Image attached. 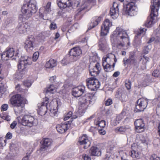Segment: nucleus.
<instances>
[{"label": "nucleus", "instance_id": "18", "mask_svg": "<svg viewBox=\"0 0 160 160\" xmlns=\"http://www.w3.org/2000/svg\"><path fill=\"white\" fill-rule=\"evenodd\" d=\"M158 12L157 11L153 12L151 14V11L150 13V17L148 18L145 23V26L148 27H151L152 25L156 21L157 17L158 15Z\"/></svg>", "mask_w": 160, "mask_h": 160}, {"label": "nucleus", "instance_id": "22", "mask_svg": "<svg viewBox=\"0 0 160 160\" xmlns=\"http://www.w3.org/2000/svg\"><path fill=\"white\" fill-rule=\"evenodd\" d=\"M146 30V29L143 28H140L137 31V35L135 36L134 38V45L136 47H138V46L140 45L141 43L140 38H139L138 37H139L140 35H144V31Z\"/></svg>", "mask_w": 160, "mask_h": 160}, {"label": "nucleus", "instance_id": "10", "mask_svg": "<svg viewBox=\"0 0 160 160\" xmlns=\"http://www.w3.org/2000/svg\"><path fill=\"white\" fill-rule=\"evenodd\" d=\"M86 46L80 48V47L77 46L74 47L71 49L69 51V54L71 56H73L75 58L73 59L74 60L77 59V57L80 55L82 52L85 53L87 52Z\"/></svg>", "mask_w": 160, "mask_h": 160}, {"label": "nucleus", "instance_id": "31", "mask_svg": "<svg viewBox=\"0 0 160 160\" xmlns=\"http://www.w3.org/2000/svg\"><path fill=\"white\" fill-rule=\"evenodd\" d=\"M115 96L116 98L119 99L122 102H125L127 98V96L124 92H121L119 91L116 92Z\"/></svg>", "mask_w": 160, "mask_h": 160}, {"label": "nucleus", "instance_id": "9", "mask_svg": "<svg viewBox=\"0 0 160 160\" xmlns=\"http://www.w3.org/2000/svg\"><path fill=\"white\" fill-rule=\"evenodd\" d=\"M18 57V53L16 52L14 48H7L1 55L2 59L5 60H8L12 58V59H16V58Z\"/></svg>", "mask_w": 160, "mask_h": 160}, {"label": "nucleus", "instance_id": "6", "mask_svg": "<svg viewBox=\"0 0 160 160\" xmlns=\"http://www.w3.org/2000/svg\"><path fill=\"white\" fill-rule=\"evenodd\" d=\"M114 58L115 55L112 53L108 54L103 58L102 65L105 71L109 72L114 70L115 63L113 62V60Z\"/></svg>", "mask_w": 160, "mask_h": 160}, {"label": "nucleus", "instance_id": "23", "mask_svg": "<svg viewBox=\"0 0 160 160\" xmlns=\"http://www.w3.org/2000/svg\"><path fill=\"white\" fill-rule=\"evenodd\" d=\"M58 6L61 9L65 8L71 6V2L70 0H57Z\"/></svg>", "mask_w": 160, "mask_h": 160}, {"label": "nucleus", "instance_id": "37", "mask_svg": "<svg viewBox=\"0 0 160 160\" xmlns=\"http://www.w3.org/2000/svg\"><path fill=\"white\" fill-rule=\"evenodd\" d=\"M56 88L52 84L47 88L46 92L47 93L52 94L56 92Z\"/></svg>", "mask_w": 160, "mask_h": 160}, {"label": "nucleus", "instance_id": "14", "mask_svg": "<svg viewBox=\"0 0 160 160\" xmlns=\"http://www.w3.org/2000/svg\"><path fill=\"white\" fill-rule=\"evenodd\" d=\"M89 68L90 73L92 76L98 75L101 69L99 63L97 62L91 63L89 65Z\"/></svg>", "mask_w": 160, "mask_h": 160}, {"label": "nucleus", "instance_id": "21", "mask_svg": "<svg viewBox=\"0 0 160 160\" xmlns=\"http://www.w3.org/2000/svg\"><path fill=\"white\" fill-rule=\"evenodd\" d=\"M78 142L81 145H84V149L88 148L91 144V142L88 140V136L86 135H83L79 138Z\"/></svg>", "mask_w": 160, "mask_h": 160}, {"label": "nucleus", "instance_id": "25", "mask_svg": "<svg viewBox=\"0 0 160 160\" xmlns=\"http://www.w3.org/2000/svg\"><path fill=\"white\" fill-rule=\"evenodd\" d=\"M49 100V98L46 97L43 98V102H42L41 106L39 109L40 111L41 112V114L44 115L46 113Z\"/></svg>", "mask_w": 160, "mask_h": 160}, {"label": "nucleus", "instance_id": "29", "mask_svg": "<svg viewBox=\"0 0 160 160\" xmlns=\"http://www.w3.org/2000/svg\"><path fill=\"white\" fill-rule=\"evenodd\" d=\"M68 125L67 122L57 125L56 126L57 131L61 133L65 132L68 129Z\"/></svg>", "mask_w": 160, "mask_h": 160}, {"label": "nucleus", "instance_id": "36", "mask_svg": "<svg viewBox=\"0 0 160 160\" xmlns=\"http://www.w3.org/2000/svg\"><path fill=\"white\" fill-rule=\"evenodd\" d=\"M94 124L98 127V128H103L105 127L106 123L104 120H102L100 121L98 120H95L94 121Z\"/></svg>", "mask_w": 160, "mask_h": 160}, {"label": "nucleus", "instance_id": "4", "mask_svg": "<svg viewBox=\"0 0 160 160\" xmlns=\"http://www.w3.org/2000/svg\"><path fill=\"white\" fill-rule=\"evenodd\" d=\"M23 99L20 95L17 94L12 96L10 100L16 114L21 113L24 109L25 104Z\"/></svg>", "mask_w": 160, "mask_h": 160}, {"label": "nucleus", "instance_id": "45", "mask_svg": "<svg viewBox=\"0 0 160 160\" xmlns=\"http://www.w3.org/2000/svg\"><path fill=\"white\" fill-rule=\"evenodd\" d=\"M71 156V155L66 154L62 157V160H70Z\"/></svg>", "mask_w": 160, "mask_h": 160}, {"label": "nucleus", "instance_id": "47", "mask_svg": "<svg viewBox=\"0 0 160 160\" xmlns=\"http://www.w3.org/2000/svg\"><path fill=\"white\" fill-rule=\"evenodd\" d=\"M150 47V46H148L144 47L143 50V52L144 54H147L148 53V52L150 50L149 47Z\"/></svg>", "mask_w": 160, "mask_h": 160}, {"label": "nucleus", "instance_id": "32", "mask_svg": "<svg viewBox=\"0 0 160 160\" xmlns=\"http://www.w3.org/2000/svg\"><path fill=\"white\" fill-rule=\"evenodd\" d=\"M56 61L53 59L51 58L47 61L45 65L46 68H52L56 66Z\"/></svg>", "mask_w": 160, "mask_h": 160}, {"label": "nucleus", "instance_id": "33", "mask_svg": "<svg viewBox=\"0 0 160 160\" xmlns=\"http://www.w3.org/2000/svg\"><path fill=\"white\" fill-rule=\"evenodd\" d=\"M99 49L102 51H104L107 47L106 41L104 38H102L98 43Z\"/></svg>", "mask_w": 160, "mask_h": 160}, {"label": "nucleus", "instance_id": "12", "mask_svg": "<svg viewBox=\"0 0 160 160\" xmlns=\"http://www.w3.org/2000/svg\"><path fill=\"white\" fill-rule=\"evenodd\" d=\"M86 82L88 88L92 91H95L100 87L99 82L94 78H88L87 79Z\"/></svg>", "mask_w": 160, "mask_h": 160}, {"label": "nucleus", "instance_id": "5", "mask_svg": "<svg viewBox=\"0 0 160 160\" xmlns=\"http://www.w3.org/2000/svg\"><path fill=\"white\" fill-rule=\"evenodd\" d=\"M31 63V59L27 56L22 57L19 62L18 65V71L15 74L16 78L17 79H21L23 76L25 69L28 65Z\"/></svg>", "mask_w": 160, "mask_h": 160}, {"label": "nucleus", "instance_id": "20", "mask_svg": "<svg viewBox=\"0 0 160 160\" xmlns=\"http://www.w3.org/2000/svg\"><path fill=\"white\" fill-rule=\"evenodd\" d=\"M134 124L138 132L141 133L144 131L145 124L142 119H138L136 120L134 122Z\"/></svg>", "mask_w": 160, "mask_h": 160}, {"label": "nucleus", "instance_id": "15", "mask_svg": "<svg viewBox=\"0 0 160 160\" xmlns=\"http://www.w3.org/2000/svg\"><path fill=\"white\" fill-rule=\"evenodd\" d=\"M112 26V22L108 19H106L104 21L101 26V35L105 36L108 33L110 28Z\"/></svg>", "mask_w": 160, "mask_h": 160}, {"label": "nucleus", "instance_id": "49", "mask_svg": "<svg viewBox=\"0 0 160 160\" xmlns=\"http://www.w3.org/2000/svg\"><path fill=\"white\" fill-rule=\"evenodd\" d=\"M31 82L30 81L27 80L24 82V85L28 87H30L31 85Z\"/></svg>", "mask_w": 160, "mask_h": 160}, {"label": "nucleus", "instance_id": "53", "mask_svg": "<svg viewBox=\"0 0 160 160\" xmlns=\"http://www.w3.org/2000/svg\"><path fill=\"white\" fill-rule=\"evenodd\" d=\"M12 138V134L9 132H8L6 136V138L7 139H11Z\"/></svg>", "mask_w": 160, "mask_h": 160}, {"label": "nucleus", "instance_id": "24", "mask_svg": "<svg viewBox=\"0 0 160 160\" xmlns=\"http://www.w3.org/2000/svg\"><path fill=\"white\" fill-rule=\"evenodd\" d=\"M85 2L81 5V8H79L77 11V13L75 16H79L81 13V12L83 10H86L88 8H90L89 6L90 3L91 2L92 0H84Z\"/></svg>", "mask_w": 160, "mask_h": 160}, {"label": "nucleus", "instance_id": "7", "mask_svg": "<svg viewBox=\"0 0 160 160\" xmlns=\"http://www.w3.org/2000/svg\"><path fill=\"white\" fill-rule=\"evenodd\" d=\"M18 122L24 126L32 127L37 123V120L34 118L29 115H25L22 117L17 118Z\"/></svg>", "mask_w": 160, "mask_h": 160}, {"label": "nucleus", "instance_id": "55", "mask_svg": "<svg viewBox=\"0 0 160 160\" xmlns=\"http://www.w3.org/2000/svg\"><path fill=\"white\" fill-rule=\"evenodd\" d=\"M99 133L101 135H104L106 133L105 131L102 128H98Z\"/></svg>", "mask_w": 160, "mask_h": 160}, {"label": "nucleus", "instance_id": "54", "mask_svg": "<svg viewBox=\"0 0 160 160\" xmlns=\"http://www.w3.org/2000/svg\"><path fill=\"white\" fill-rule=\"evenodd\" d=\"M56 77L55 76L51 77L49 79V81L52 83L56 81Z\"/></svg>", "mask_w": 160, "mask_h": 160}, {"label": "nucleus", "instance_id": "51", "mask_svg": "<svg viewBox=\"0 0 160 160\" xmlns=\"http://www.w3.org/2000/svg\"><path fill=\"white\" fill-rule=\"evenodd\" d=\"M8 108V105L7 104H5L2 105L1 106L2 111H6Z\"/></svg>", "mask_w": 160, "mask_h": 160}, {"label": "nucleus", "instance_id": "48", "mask_svg": "<svg viewBox=\"0 0 160 160\" xmlns=\"http://www.w3.org/2000/svg\"><path fill=\"white\" fill-rule=\"evenodd\" d=\"M131 82L129 81H128L125 83L126 87L128 90L130 89L131 88Z\"/></svg>", "mask_w": 160, "mask_h": 160}, {"label": "nucleus", "instance_id": "57", "mask_svg": "<svg viewBox=\"0 0 160 160\" xmlns=\"http://www.w3.org/2000/svg\"><path fill=\"white\" fill-rule=\"evenodd\" d=\"M17 124V122L16 121H13L10 125L11 128L13 129L16 126Z\"/></svg>", "mask_w": 160, "mask_h": 160}, {"label": "nucleus", "instance_id": "60", "mask_svg": "<svg viewBox=\"0 0 160 160\" xmlns=\"http://www.w3.org/2000/svg\"><path fill=\"white\" fill-rule=\"evenodd\" d=\"M12 1V0H4V2L7 5H9V4L11 3Z\"/></svg>", "mask_w": 160, "mask_h": 160}, {"label": "nucleus", "instance_id": "56", "mask_svg": "<svg viewBox=\"0 0 160 160\" xmlns=\"http://www.w3.org/2000/svg\"><path fill=\"white\" fill-rule=\"evenodd\" d=\"M16 89L18 92H22V89L21 88L20 85L19 84L17 85L16 86Z\"/></svg>", "mask_w": 160, "mask_h": 160}, {"label": "nucleus", "instance_id": "27", "mask_svg": "<svg viewBox=\"0 0 160 160\" xmlns=\"http://www.w3.org/2000/svg\"><path fill=\"white\" fill-rule=\"evenodd\" d=\"M101 17H94L92 18L91 23L90 24L88 29H91L97 26L101 21Z\"/></svg>", "mask_w": 160, "mask_h": 160}, {"label": "nucleus", "instance_id": "42", "mask_svg": "<svg viewBox=\"0 0 160 160\" xmlns=\"http://www.w3.org/2000/svg\"><path fill=\"white\" fill-rule=\"evenodd\" d=\"M72 113L71 111L69 112L65 116L64 120L65 121L68 120L72 116Z\"/></svg>", "mask_w": 160, "mask_h": 160}, {"label": "nucleus", "instance_id": "16", "mask_svg": "<svg viewBox=\"0 0 160 160\" xmlns=\"http://www.w3.org/2000/svg\"><path fill=\"white\" fill-rule=\"evenodd\" d=\"M35 39L33 37L28 38L26 41L25 47L28 52L32 51L34 48Z\"/></svg>", "mask_w": 160, "mask_h": 160}, {"label": "nucleus", "instance_id": "63", "mask_svg": "<svg viewBox=\"0 0 160 160\" xmlns=\"http://www.w3.org/2000/svg\"><path fill=\"white\" fill-rule=\"evenodd\" d=\"M5 119L7 121H9L10 120V117L8 116H6L5 117Z\"/></svg>", "mask_w": 160, "mask_h": 160}, {"label": "nucleus", "instance_id": "40", "mask_svg": "<svg viewBox=\"0 0 160 160\" xmlns=\"http://www.w3.org/2000/svg\"><path fill=\"white\" fill-rule=\"evenodd\" d=\"M131 155L133 158L139 159L140 158L139 153L134 150H132L131 151Z\"/></svg>", "mask_w": 160, "mask_h": 160}, {"label": "nucleus", "instance_id": "35", "mask_svg": "<svg viewBox=\"0 0 160 160\" xmlns=\"http://www.w3.org/2000/svg\"><path fill=\"white\" fill-rule=\"evenodd\" d=\"M123 61L125 65L128 64H134L135 63L133 55L130 56L129 58L125 60L124 59Z\"/></svg>", "mask_w": 160, "mask_h": 160}, {"label": "nucleus", "instance_id": "8", "mask_svg": "<svg viewBox=\"0 0 160 160\" xmlns=\"http://www.w3.org/2000/svg\"><path fill=\"white\" fill-rule=\"evenodd\" d=\"M133 2L128 3L123 6L122 14L127 16H133L137 14V8Z\"/></svg>", "mask_w": 160, "mask_h": 160}, {"label": "nucleus", "instance_id": "52", "mask_svg": "<svg viewBox=\"0 0 160 160\" xmlns=\"http://www.w3.org/2000/svg\"><path fill=\"white\" fill-rule=\"evenodd\" d=\"M84 160H91V158L87 154H83L82 155Z\"/></svg>", "mask_w": 160, "mask_h": 160}, {"label": "nucleus", "instance_id": "41", "mask_svg": "<svg viewBox=\"0 0 160 160\" xmlns=\"http://www.w3.org/2000/svg\"><path fill=\"white\" fill-rule=\"evenodd\" d=\"M39 56V52H35L33 55L32 58V60L35 62L38 59Z\"/></svg>", "mask_w": 160, "mask_h": 160}, {"label": "nucleus", "instance_id": "17", "mask_svg": "<svg viewBox=\"0 0 160 160\" xmlns=\"http://www.w3.org/2000/svg\"><path fill=\"white\" fill-rule=\"evenodd\" d=\"M85 87L82 85L73 88L72 94L75 97H79L85 91Z\"/></svg>", "mask_w": 160, "mask_h": 160}, {"label": "nucleus", "instance_id": "64", "mask_svg": "<svg viewBox=\"0 0 160 160\" xmlns=\"http://www.w3.org/2000/svg\"><path fill=\"white\" fill-rule=\"evenodd\" d=\"M60 36L58 32H57L55 34V39H57Z\"/></svg>", "mask_w": 160, "mask_h": 160}, {"label": "nucleus", "instance_id": "43", "mask_svg": "<svg viewBox=\"0 0 160 160\" xmlns=\"http://www.w3.org/2000/svg\"><path fill=\"white\" fill-rule=\"evenodd\" d=\"M150 160H160V157H158L156 155L153 154L150 157Z\"/></svg>", "mask_w": 160, "mask_h": 160}, {"label": "nucleus", "instance_id": "28", "mask_svg": "<svg viewBox=\"0 0 160 160\" xmlns=\"http://www.w3.org/2000/svg\"><path fill=\"white\" fill-rule=\"evenodd\" d=\"M90 155L93 156H99L101 155L100 150L96 147H92L89 151Z\"/></svg>", "mask_w": 160, "mask_h": 160}, {"label": "nucleus", "instance_id": "2", "mask_svg": "<svg viewBox=\"0 0 160 160\" xmlns=\"http://www.w3.org/2000/svg\"><path fill=\"white\" fill-rule=\"evenodd\" d=\"M111 41L112 47L119 49H127L130 45L129 38L127 32L119 28H117L111 35Z\"/></svg>", "mask_w": 160, "mask_h": 160}, {"label": "nucleus", "instance_id": "19", "mask_svg": "<svg viewBox=\"0 0 160 160\" xmlns=\"http://www.w3.org/2000/svg\"><path fill=\"white\" fill-rule=\"evenodd\" d=\"M118 5L115 2H113L112 7L111 8L110 14L113 19H116L118 16Z\"/></svg>", "mask_w": 160, "mask_h": 160}, {"label": "nucleus", "instance_id": "61", "mask_svg": "<svg viewBox=\"0 0 160 160\" xmlns=\"http://www.w3.org/2000/svg\"><path fill=\"white\" fill-rule=\"evenodd\" d=\"M29 155H27L26 156L24 157L22 159V160H28L29 158Z\"/></svg>", "mask_w": 160, "mask_h": 160}, {"label": "nucleus", "instance_id": "50", "mask_svg": "<svg viewBox=\"0 0 160 160\" xmlns=\"http://www.w3.org/2000/svg\"><path fill=\"white\" fill-rule=\"evenodd\" d=\"M57 28L56 24L54 22H52L50 26V29L54 30Z\"/></svg>", "mask_w": 160, "mask_h": 160}, {"label": "nucleus", "instance_id": "26", "mask_svg": "<svg viewBox=\"0 0 160 160\" xmlns=\"http://www.w3.org/2000/svg\"><path fill=\"white\" fill-rule=\"evenodd\" d=\"M152 5L151 6V14L152 13L157 11L158 12L160 6V0H152L151 1Z\"/></svg>", "mask_w": 160, "mask_h": 160}, {"label": "nucleus", "instance_id": "59", "mask_svg": "<svg viewBox=\"0 0 160 160\" xmlns=\"http://www.w3.org/2000/svg\"><path fill=\"white\" fill-rule=\"evenodd\" d=\"M120 74L119 71H117L115 72L113 75V76L115 77H118Z\"/></svg>", "mask_w": 160, "mask_h": 160}, {"label": "nucleus", "instance_id": "13", "mask_svg": "<svg viewBox=\"0 0 160 160\" xmlns=\"http://www.w3.org/2000/svg\"><path fill=\"white\" fill-rule=\"evenodd\" d=\"M51 2H48L46 6L44 7H42L39 9V16L43 20H48V18L47 17V14L51 11Z\"/></svg>", "mask_w": 160, "mask_h": 160}, {"label": "nucleus", "instance_id": "11", "mask_svg": "<svg viewBox=\"0 0 160 160\" xmlns=\"http://www.w3.org/2000/svg\"><path fill=\"white\" fill-rule=\"evenodd\" d=\"M148 100L147 99L141 98L138 99L137 102V105L134 109L135 112L143 111L147 108Z\"/></svg>", "mask_w": 160, "mask_h": 160}, {"label": "nucleus", "instance_id": "34", "mask_svg": "<svg viewBox=\"0 0 160 160\" xmlns=\"http://www.w3.org/2000/svg\"><path fill=\"white\" fill-rule=\"evenodd\" d=\"M149 58L148 57L145 56H141L140 57V61L142 64L141 66L143 69L146 68L147 63L149 61Z\"/></svg>", "mask_w": 160, "mask_h": 160}, {"label": "nucleus", "instance_id": "44", "mask_svg": "<svg viewBox=\"0 0 160 160\" xmlns=\"http://www.w3.org/2000/svg\"><path fill=\"white\" fill-rule=\"evenodd\" d=\"M152 75L155 77H159L160 74L159 71L157 70H154L152 73Z\"/></svg>", "mask_w": 160, "mask_h": 160}, {"label": "nucleus", "instance_id": "46", "mask_svg": "<svg viewBox=\"0 0 160 160\" xmlns=\"http://www.w3.org/2000/svg\"><path fill=\"white\" fill-rule=\"evenodd\" d=\"M112 103V101L111 99L108 98L105 101V104L107 106H109Z\"/></svg>", "mask_w": 160, "mask_h": 160}, {"label": "nucleus", "instance_id": "30", "mask_svg": "<svg viewBox=\"0 0 160 160\" xmlns=\"http://www.w3.org/2000/svg\"><path fill=\"white\" fill-rule=\"evenodd\" d=\"M52 140L49 138H45L43 140L42 147L40 148V150L43 151L46 148L49 147L52 145Z\"/></svg>", "mask_w": 160, "mask_h": 160}, {"label": "nucleus", "instance_id": "3", "mask_svg": "<svg viewBox=\"0 0 160 160\" xmlns=\"http://www.w3.org/2000/svg\"><path fill=\"white\" fill-rule=\"evenodd\" d=\"M97 99L94 94L87 93L81 97L79 99V110L80 111H84L89 104H93Z\"/></svg>", "mask_w": 160, "mask_h": 160}, {"label": "nucleus", "instance_id": "38", "mask_svg": "<svg viewBox=\"0 0 160 160\" xmlns=\"http://www.w3.org/2000/svg\"><path fill=\"white\" fill-rule=\"evenodd\" d=\"M127 129L125 126L118 127L115 129V132H120L121 133H123L127 130Z\"/></svg>", "mask_w": 160, "mask_h": 160}, {"label": "nucleus", "instance_id": "39", "mask_svg": "<svg viewBox=\"0 0 160 160\" xmlns=\"http://www.w3.org/2000/svg\"><path fill=\"white\" fill-rule=\"evenodd\" d=\"M71 58H72L71 56L67 58H64L61 61V63L63 65H66L68 64L70 62H72L74 61V60H73L72 59H71Z\"/></svg>", "mask_w": 160, "mask_h": 160}, {"label": "nucleus", "instance_id": "62", "mask_svg": "<svg viewBox=\"0 0 160 160\" xmlns=\"http://www.w3.org/2000/svg\"><path fill=\"white\" fill-rule=\"evenodd\" d=\"M3 87L1 86H0V93H1V95H2V94L3 92L4 91L3 90Z\"/></svg>", "mask_w": 160, "mask_h": 160}, {"label": "nucleus", "instance_id": "1", "mask_svg": "<svg viewBox=\"0 0 160 160\" xmlns=\"http://www.w3.org/2000/svg\"><path fill=\"white\" fill-rule=\"evenodd\" d=\"M37 3L35 0H30L28 2L23 4L21 8L22 14H20L19 17L20 21L17 27V30L20 33H24L29 30L30 26L28 23H23L31 17L33 13H35L38 9Z\"/></svg>", "mask_w": 160, "mask_h": 160}, {"label": "nucleus", "instance_id": "58", "mask_svg": "<svg viewBox=\"0 0 160 160\" xmlns=\"http://www.w3.org/2000/svg\"><path fill=\"white\" fill-rule=\"evenodd\" d=\"M154 32L156 33V34L158 37H160V28H157L155 31Z\"/></svg>", "mask_w": 160, "mask_h": 160}]
</instances>
